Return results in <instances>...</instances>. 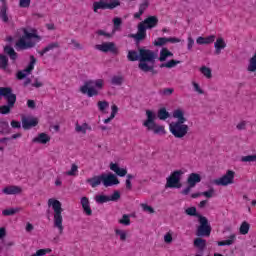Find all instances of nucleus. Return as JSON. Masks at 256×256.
Segmentation results:
<instances>
[{
    "instance_id": "f257e3e1",
    "label": "nucleus",
    "mask_w": 256,
    "mask_h": 256,
    "mask_svg": "<svg viewBox=\"0 0 256 256\" xmlns=\"http://www.w3.org/2000/svg\"><path fill=\"white\" fill-rule=\"evenodd\" d=\"M172 115L178 120L169 124V131L176 139H183L189 133V126L185 124L187 122L185 112L182 109H176Z\"/></svg>"
},
{
    "instance_id": "f03ea898",
    "label": "nucleus",
    "mask_w": 256,
    "mask_h": 256,
    "mask_svg": "<svg viewBox=\"0 0 256 256\" xmlns=\"http://www.w3.org/2000/svg\"><path fill=\"white\" fill-rule=\"evenodd\" d=\"M140 62L138 64V69L143 71V73H152V75H157V70H155V60L157 59V53L153 50L140 48Z\"/></svg>"
},
{
    "instance_id": "7ed1b4c3",
    "label": "nucleus",
    "mask_w": 256,
    "mask_h": 256,
    "mask_svg": "<svg viewBox=\"0 0 256 256\" xmlns=\"http://www.w3.org/2000/svg\"><path fill=\"white\" fill-rule=\"evenodd\" d=\"M157 25H159V18H157V16H148L138 24L137 33L131 34L132 39L143 41L147 38V29H154Z\"/></svg>"
},
{
    "instance_id": "20e7f679",
    "label": "nucleus",
    "mask_w": 256,
    "mask_h": 256,
    "mask_svg": "<svg viewBox=\"0 0 256 256\" xmlns=\"http://www.w3.org/2000/svg\"><path fill=\"white\" fill-rule=\"evenodd\" d=\"M48 207H52L54 211L53 226L58 229L60 235H63V204L55 198H50L48 200Z\"/></svg>"
},
{
    "instance_id": "39448f33",
    "label": "nucleus",
    "mask_w": 256,
    "mask_h": 256,
    "mask_svg": "<svg viewBox=\"0 0 256 256\" xmlns=\"http://www.w3.org/2000/svg\"><path fill=\"white\" fill-rule=\"evenodd\" d=\"M23 33L24 35L16 42V47L21 51L33 49V47L37 45V43L29 39H37V41L41 40V36L37 35V30H32L31 32H29L27 31V29H24Z\"/></svg>"
},
{
    "instance_id": "423d86ee",
    "label": "nucleus",
    "mask_w": 256,
    "mask_h": 256,
    "mask_svg": "<svg viewBox=\"0 0 256 256\" xmlns=\"http://www.w3.org/2000/svg\"><path fill=\"white\" fill-rule=\"evenodd\" d=\"M147 119L143 122V126L148 129V131H153L154 135H165V126L157 125L155 119L157 116L151 110H146Z\"/></svg>"
},
{
    "instance_id": "0eeeda50",
    "label": "nucleus",
    "mask_w": 256,
    "mask_h": 256,
    "mask_svg": "<svg viewBox=\"0 0 256 256\" xmlns=\"http://www.w3.org/2000/svg\"><path fill=\"white\" fill-rule=\"evenodd\" d=\"M183 170L173 171L168 178H166V189H181V177H183Z\"/></svg>"
},
{
    "instance_id": "6e6552de",
    "label": "nucleus",
    "mask_w": 256,
    "mask_h": 256,
    "mask_svg": "<svg viewBox=\"0 0 256 256\" xmlns=\"http://www.w3.org/2000/svg\"><path fill=\"white\" fill-rule=\"evenodd\" d=\"M200 225L197 228V237H210L211 236V224L205 216H198Z\"/></svg>"
},
{
    "instance_id": "1a4fd4ad",
    "label": "nucleus",
    "mask_w": 256,
    "mask_h": 256,
    "mask_svg": "<svg viewBox=\"0 0 256 256\" xmlns=\"http://www.w3.org/2000/svg\"><path fill=\"white\" fill-rule=\"evenodd\" d=\"M4 99H6L7 105L0 106V115H9L11 109L15 107V103H17V95L12 91Z\"/></svg>"
},
{
    "instance_id": "9d476101",
    "label": "nucleus",
    "mask_w": 256,
    "mask_h": 256,
    "mask_svg": "<svg viewBox=\"0 0 256 256\" xmlns=\"http://www.w3.org/2000/svg\"><path fill=\"white\" fill-rule=\"evenodd\" d=\"M121 5V1L119 0H110L109 3L105 1H98L93 3V11L97 13L99 9L105 11L106 9L113 10Z\"/></svg>"
},
{
    "instance_id": "9b49d317",
    "label": "nucleus",
    "mask_w": 256,
    "mask_h": 256,
    "mask_svg": "<svg viewBox=\"0 0 256 256\" xmlns=\"http://www.w3.org/2000/svg\"><path fill=\"white\" fill-rule=\"evenodd\" d=\"M234 182H235V171L227 170L226 174L214 180V185L227 187V185H233Z\"/></svg>"
},
{
    "instance_id": "f8f14e48",
    "label": "nucleus",
    "mask_w": 256,
    "mask_h": 256,
    "mask_svg": "<svg viewBox=\"0 0 256 256\" xmlns=\"http://www.w3.org/2000/svg\"><path fill=\"white\" fill-rule=\"evenodd\" d=\"M35 63H37V58L31 55L28 66L24 70H20L16 73V79H18V81H22V79H25V77H27V75H29V73H31L33 69H35Z\"/></svg>"
},
{
    "instance_id": "ddd939ff",
    "label": "nucleus",
    "mask_w": 256,
    "mask_h": 256,
    "mask_svg": "<svg viewBox=\"0 0 256 256\" xmlns=\"http://www.w3.org/2000/svg\"><path fill=\"white\" fill-rule=\"evenodd\" d=\"M95 49L102 51V53H112L113 55H119V49L115 45V42H104L97 44Z\"/></svg>"
},
{
    "instance_id": "4468645a",
    "label": "nucleus",
    "mask_w": 256,
    "mask_h": 256,
    "mask_svg": "<svg viewBox=\"0 0 256 256\" xmlns=\"http://www.w3.org/2000/svg\"><path fill=\"white\" fill-rule=\"evenodd\" d=\"M91 85H93V80L86 81L84 85L80 87V92L88 97H97L99 90L95 87H91Z\"/></svg>"
},
{
    "instance_id": "2eb2a0df",
    "label": "nucleus",
    "mask_w": 256,
    "mask_h": 256,
    "mask_svg": "<svg viewBox=\"0 0 256 256\" xmlns=\"http://www.w3.org/2000/svg\"><path fill=\"white\" fill-rule=\"evenodd\" d=\"M119 183V178L115 174H102V185L105 187H113V185H119Z\"/></svg>"
},
{
    "instance_id": "dca6fc26",
    "label": "nucleus",
    "mask_w": 256,
    "mask_h": 256,
    "mask_svg": "<svg viewBox=\"0 0 256 256\" xmlns=\"http://www.w3.org/2000/svg\"><path fill=\"white\" fill-rule=\"evenodd\" d=\"M167 43H181V39L176 37H159L153 42V45L154 47H163V45H167Z\"/></svg>"
},
{
    "instance_id": "f3484780",
    "label": "nucleus",
    "mask_w": 256,
    "mask_h": 256,
    "mask_svg": "<svg viewBox=\"0 0 256 256\" xmlns=\"http://www.w3.org/2000/svg\"><path fill=\"white\" fill-rule=\"evenodd\" d=\"M80 203L82 205L83 213L87 215V217H91V215H93V210L91 209V202H89V198L86 196L82 197Z\"/></svg>"
},
{
    "instance_id": "a211bd4d",
    "label": "nucleus",
    "mask_w": 256,
    "mask_h": 256,
    "mask_svg": "<svg viewBox=\"0 0 256 256\" xmlns=\"http://www.w3.org/2000/svg\"><path fill=\"white\" fill-rule=\"evenodd\" d=\"M4 195H21L23 193V188L20 186L10 185L2 189Z\"/></svg>"
},
{
    "instance_id": "6ab92c4d",
    "label": "nucleus",
    "mask_w": 256,
    "mask_h": 256,
    "mask_svg": "<svg viewBox=\"0 0 256 256\" xmlns=\"http://www.w3.org/2000/svg\"><path fill=\"white\" fill-rule=\"evenodd\" d=\"M9 67V58L5 54H0V69L7 73V75H11L12 71Z\"/></svg>"
},
{
    "instance_id": "aec40b11",
    "label": "nucleus",
    "mask_w": 256,
    "mask_h": 256,
    "mask_svg": "<svg viewBox=\"0 0 256 256\" xmlns=\"http://www.w3.org/2000/svg\"><path fill=\"white\" fill-rule=\"evenodd\" d=\"M9 7L7 6V3H4V5H1L0 7V19L2 23H9L11 21V16L9 15Z\"/></svg>"
},
{
    "instance_id": "412c9836",
    "label": "nucleus",
    "mask_w": 256,
    "mask_h": 256,
    "mask_svg": "<svg viewBox=\"0 0 256 256\" xmlns=\"http://www.w3.org/2000/svg\"><path fill=\"white\" fill-rule=\"evenodd\" d=\"M39 125V120L37 118H23L22 127L25 131L31 129L32 127H37Z\"/></svg>"
},
{
    "instance_id": "4be33fe9",
    "label": "nucleus",
    "mask_w": 256,
    "mask_h": 256,
    "mask_svg": "<svg viewBox=\"0 0 256 256\" xmlns=\"http://www.w3.org/2000/svg\"><path fill=\"white\" fill-rule=\"evenodd\" d=\"M59 47H61V45L59 44V42H52L49 43L46 47H44L42 50L38 51V55H40V57H43L46 53H49V51H53L54 49H59Z\"/></svg>"
},
{
    "instance_id": "5701e85b",
    "label": "nucleus",
    "mask_w": 256,
    "mask_h": 256,
    "mask_svg": "<svg viewBox=\"0 0 256 256\" xmlns=\"http://www.w3.org/2000/svg\"><path fill=\"white\" fill-rule=\"evenodd\" d=\"M227 47V43H225V39L217 38L214 43L215 55H221V51Z\"/></svg>"
},
{
    "instance_id": "b1692460",
    "label": "nucleus",
    "mask_w": 256,
    "mask_h": 256,
    "mask_svg": "<svg viewBox=\"0 0 256 256\" xmlns=\"http://www.w3.org/2000/svg\"><path fill=\"white\" fill-rule=\"evenodd\" d=\"M86 183L90 184L92 189H95V187H99V185H101V183H103V174L94 176L92 178H88L86 180Z\"/></svg>"
},
{
    "instance_id": "393cba45",
    "label": "nucleus",
    "mask_w": 256,
    "mask_h": 256,
    "mask_svg": "<svg viewBox=\"0 0 256 256\" xmlns=\"http://www.w3.org/2000/svg\"><path fill=\"white\" fill-rule=\"evenodd\" d=\"M110 169H111V171L116 173V175H118V177H125V176H127V169L120 168L119 164H117V163H110Z\"/></svg>"
},
{
    "instance_id": "a878e982",
    "label": "nucleus",
    "mask_w": 256,
    "mask_h": 256,
    "mask_svg": "<svg viewBox=\"0 0 256 256\" xmlns=\"http://www.w3.org/2000/svg\"><path fill=\"white\" fill-rule=\"evenodd\" d=\"M197 45H211V43H215V35H210L208 37L199 36L196 39Z\"/></svg>"
},
{
    "instance_id": "bb28decb",
    "label": "nucleus",
    "mask_w": 256,
    "mask_h": 256,
    "mask_svg": "<svg viewBox=\"0 0 256 256\" xmlns=\"http://www.w3.org/2000/svg\"><path fill=\"white\" fill-rule=\"evenodd\" d=\"M51 141V136L46 133H40L37 137L33 138V143H41L42 145H47Z\"/></svg>"
},
{
    "instance_id": "cd10ccee",
    "label": "nucleus",
    "mask_w": 256,
    "mask_h": 256,
    "mask_svg": "<svg viewBox=\"0 0 256 256\" xmlns=\"http://www.w3.org/2000/svg\"><path fill=\"white\" fill-rule=\"evenodd\" d=\"M4 53L6 55H8V57H10V60L15 63L17 61V58L19 57V55L17 54V52H15V49H13V47L6 45L4 47Z\"/></svg>"
},
{
    "instance_id": "c85d7f7f",
    "label": "nucleus",
    "mask_w": 256,
    "mask_h": 256,
    "mask_svg": "<svg viewBox=\"0 0 256 256\" xmlns=\"http://www.w3.org/2000/svg\"><path fill=\"white\" fill-rule=\"evenodd\" d=\"M187 183H188V185H190V187H195V185H197V183H201V175H199L197 173H191L188 176Z\"/></svg>"
},
{
    "instance_id": "c756f323",
    "label": "nucleus",
    "mask_w": 256,
    "mask_h": 256,
    "mask_svg": "<svg viewBox=\"0 0 256 256\" xmlns=\"http://www.w3.org/2000/svg\"><path fill=\"white\" fill-rule=\"evenodd\" d=\"M10 133L11 128L9 127V122L0 119V135H9Z\"/></svg>"
},
{
    "instance_id": "7c9ffc66",
    "label": "nucleus",
    "mask_w": 256,
    "mask_h": 256,
    "mask_svg": "<svg viewBox=\"0 0 256 256\" xmlns=\"http://www.w3.org/2000/svg\"><path fill=\"white\" fill-rule=\"evenodd\" d=\"M76 133H82L83 135H87V131H91V126L87 123H83L82 125H79V123H76L75 126Z\"/></svg>"
},
{
    "instance_id": "2f4dec72",
    "label": "nucleus",
    "mask_w": 256,
    "mask_h": 256,
    "mask_svg": "<svg viewBox=\"0 0 256 256\" xmlns=\"http://www.w3.org/2000/svg\"><path fill=\"white\" fill-rule=\"evenodd\" d=\"M168 57H173V52L169 51L167 48H162L160 50V56H159V61L161 63L167 61Z\"/></svg>"
},
{
    "instance_id": "473e14b6",
    "label": "nucleus",
    "mask_w": 256,
    "mask_h": 256,
    "mask_svg": "<svg viewBox=\"0 0 256 256\" xmlns=\"http://www.w3.org/2000/svg\"><path fill=\"white\" fill-rule=\"evenodd\" d=\"M194 247L199 249V251H205V247H207V240L203 238H196L194 240Z\"/></svg>"
},
{
    "instance_id": "72a5a7b5",
    "label": "nucleus",
    "mask_w": 256,
    "mask_h": 256,
    "mask_svg": "<svg viewBox=\"0 0 256 256\" xmlns=\"http://www.w3.org/2000/svg\"><path fill=\"white\" fill-rule=\"evenodd\" d=\"M181 61L172 59L168 62L160 64V69L166 68V69H173L174 67H177V65H180Z\"/></svg>"
},
{
    "instance_id": "f704fd0d",
    "label": "nucleus",
    "mask_w": 256,
    "mask_h": 256,
    "mask_svg": "<svg viewBox=\"0 0 256 256\" xmlns=\"http://www.w3.org/2000/svg\"><path fill=\"white\" fill-rule=\"evenodd\" d=\"M235 239H237V236L235 234H231L228 240L218 241L217 245L218 247H225V245H233V243H235Z\"/></svg>"
},
{
    "instance_id": "c9c22d12",
    "label": "nucleus",
    "mask_w": 256,
    "mask_h": 256,
    "mask_svg": "<svg viewBox=\"0 0 256 256\" xmlns=\"http://www.w3.org/2000/svg\"><path fill=\"white\" fill-rule=\"evenodd\" d=\"M128 61H140V53L135 50H129L127 54Z\"/></svg>"
},
{
    "instance_id": "e433bc0d",
    "label": "nucleus",
    "mask_w": 256,
    "mask_h": 256,
    "mask_svg": "<svg viewBox=\"0 0 256 256\" xmlns=\"http://www.w3.org/2000/svg\"><path fill=\"white\" fill-rule=\"evenodd\" d=\"M251 229V225L247 221H243L239 228L240 235H247L249 230Z\"/></svg>"
},
{
    "instance_id": "4c0bfd02",
    "label": "nucleus",
    "mask_w": 256,
    "mask_h": 256,
    "mask_svg": "<svg viewBox=\"0 0 256 256\" xmlns=\"http://www.w3.org/2000/svg\"><path fill=\"white\" fill-rule=\"evenodd\" d=\"M123 81H125V78L122 75H115L111 78V85L121 87V85H123Z\"/></svg>"
},
{
    "instance_id": "58836bf2",
    "label": "nucleus",
    "mask_w": 256,
    "mask_h": 256,
    "mask_svg": "<svg viewBox=\"0 0 256 256\" xmlns=\"http://www.w3.org/2000/svg\"><path fill=\"white\" fill-rule=\"evenodd\" d=\"M157 117H158V119H160V121H166V119H169L170 114L166 108H160L158 110Z\"/></svg>"
},
{
    "instance_id": "ea45409f",
    "label": "nucleus",
    "mask_w": 256,
    "mask_h": 256,
    "mask_svg": "<svg viewBox=\"0 0 256 256\" xmlns=\"http://www.w3.org/2000/svg\"><path fill=\"white\" fill-rule=\"evenodd\" d=\"M200 73H202V75H204V77H206V79H211V77H213L211 68H209L207 66L200 67Z\"/></svg>"
},
{
    "instance_id": "a19ab883",
    "label": "nucleus",
    "mask_w": 256,
    "mask_h": 256,
    "mask_svg": "<svg viewBox=\"0 0 256 256\" xmlns=\"http://www.w3.org/2000/svg\"><path fill=\"white\" fill-rule=\"evenodd\" d=\"M12 91L13 88L11 87H0V101L2 97H4V99L8 97V95H10Z\"/></svg>"
},
{
    "instance_id": "79ce46f5",
    "label": "nucleus",
    "mask_w": 256,
    "mask_h": 256,
    "mask_svg": "<svg viewBox=\"0 0 256 256\" xmlns=\"http://www.w3.org/2000/svg\"><path fill=\"white\" fill-rule=\"evenodd\" d=\"M133 179H135V175L133 174L126 175L125 185H126L127 191H131V189H133V184H131V181H133Z\"/></svg>"
},
{
    "instance_id": "37998d69",
    "label": "nucleus",
    "mask_w": 256,
    "mask_h": 256,
    "mask_svg": "<svg viewBox=\"0 0 256 256\" xmlns=\"http://www.w3.org/2000/svg\"><path fill=\"white\" fill-rule=\"evenodd\" d=\"M77 173H79V166L72 164L71 169L66 172V175H68V177H77Z\"/></svg>"
},
{
    "instance_id": "c03bdc74",
    "label": "nucleus",
    "mask_w": 256,
    "mask_h": 256,
    "mask_svg": "<svg viewBox=\"0 0 256 256\" xmlns=\"http://www.w3.org/2000/svg\"><path fill=\"white\" fill-rule=\"evenodd\" d=\"M242 163H256V154L241 157Z\"/></svg>"
},
{
    "instance_id": "a18cd8bd",
    "label": "nucleus",
    "mask_w": 256,
    "mask_h": 256,
    "mask_svg": "<svg viewBox=\"0 0 256 256\" xmlns=\"http://www.w3.org/2000/svg\"><path fill=\"white\" fill-rule=\"evenodd\" d=\"M15 213H19V208H9L2 211L4 217H10L11 215H15Z\"/></svg>"
},
{
    "instance_id": "49530a36",
    "label": "nucleus",
    "mask_w": 256,
    "mask_h": 256,
    "mask_svg": "<svg viewBox=\"0 0 256 256\" xmlns=\"http://www.w3.org/2000/svg\"><path fill=\"white\" fill-rule=\"evenodd\" d=\"M118 223H120V225H125L126 227H129V225H131V218L129 217V215L124 214L122 218L118 221Z\"/></svg>"
},
{
    "instance_id": "de8ad7c7",
    "label": "nucleus",
    "mask_w": 256,
    "mask_h": 256,
    "mask_svg": "<svg viewBox=\"0 0 256 256\" xmlns=\"http://www.w3.org/2000/svg\"><path fill=\"white\" fill-rule=\"evenodd\" d=\"M95 201L96 203L103 204V203H109L110 199H109V196L107 195H97L95 197Z\"/></svg>"
},
{
    "instance_id": "09e8293b",
    "label": "nucleus",
    "mask_w": 256,
    "mask_h": 256,
    "mask_svg": "<svg viewBox=\"0 0 256 256\" xmlns=\"http://www.w3.org/2000/svg\"><path fill=\"white\" fill-rule=\"evenodd\" d=\"M186 215H189L190 217H199L200 214H197V208L195 207H189L185 210Z\"/></svg>"
},
{
    "instance_id": "8fccbe9b",
    "label": "nucleus",
    "mask_w": 256,
    "mask_h": 256,
    "mask_svg": "<svg viewBox=\"0 0 256 256\" xmlns=\"http://www.w3.org/2000/svg\"><path fill=\"white\" fill-rule=\"evenodd\" d=\"M116 235H119L120 241H127V232L121 229L115 230Z\"/></svg>"
},
{
    "instance_id": "3c124183",
    "label": "nucleus",
    "mask_w": 256,
    "mask_h": 256,
    "mask_svg": "<svg viewBox=\"0 0 256 256\" xmlns=\"http://www.w3.org/2000/svg\"><path fill=\"white\" fill-rule=\"evenodd\" d=\"M97 107L99 109V111H105V109H107L109 107V102L107 101H98L97 103Z\"/></svg>"
},
{
    "instance_id": "603ef678",
    "label": "nucleus",
    "mask_w": 256,
    "mask_h": 256,
    "mask_svg": "<svg viewBox=\"0 0 256 256\" xmlns=\"http://www.w3.org/2000/svg\"><path fill=\"white\" fill-rule=\"evenodd\" d=\"M174 92H175V89H173V88H164V89L160 90V95L169 97L170 95H173Z\"/></svg>"
},
{
    "instance_id": "864d4df0",
    "label": "nucleus",
    "mask_w": 256,
    "mask_h": 256,
    "mask_svg": "<svg viewBox=\"0 0 256 256\" xmlns=\"http://www.w3.org/2000/svg\"><path fill=\"white\" fill-rule=\"evenodd\" d=\"M19 7L28 9V7H31V0H19Z\"/></svg>"
},
{
    "instance_id": "5fc2aeb1",
    "label": "nucleus",
    "mask_w": 256,
    "mask_h": 256,
    "mask_svg": "<svg viewBox=\"0 0 256 256\" xmlns=\"http://www.w3.org/2000/svg\"><path fill=\"white\" fill-rule=\"evenodd\" d=\"M93 85H95L97 89H103V86L105 85V81L103 79L93 80Z\"/></svg>"
},
{
    "instance_id": "6e6d98bb",
    "label": "nucleus",
    "mask_w": 256,
    "mask_h": 256,
    "mask_svg": "<svg viewBox=\"0 0 256 256\" xmlns=\"http://www.w3.org/2000/svg\"><path fill=\"white\" fill-rule=\"evenodd\" d=\"M146 7H148L147 3H144V4L140 5L139 12L134 14L135 19H139V17H141V15H143V11H144V9H146Z\"/></svg>"
},
{
    "instance_id": "4d7b16f0",
    "label": "nucleus",
    "mask_w": 256,
    "mask_h": 256,
    "mask_svg": "<svg viewBox=\"0 0 256 256\" xmlns=\"http://www.w3.org/2000/svg\"><path fill=\"white\" fill-rule=\"evenodd\" d=\"M214 194H215V189L213 188H210L208 191L202 192V195L207 199H211V197H213Z\"/></svg>"
},
{
    "instance_id": "13d9d810",
    "label": "nucleus",
    "mask_w": 256,
    "mask_h": 256,
    "mask_svg": "<svg viewBox=\"0 0 256 256\" xmlns=\"http://www.w3.org/2000/svg\"><path fill=\"white\" fill-rule=\"evenodd\" d=\"M113 23H114V30L118 31L119 27H121V23H123V21L121 20V18L116 17L113 19Z\"/></svg>"
},
{
    "instance_id": "bf43d9fd",
    "label": "nucleus",
    "mask_w": 256,
    "mask_h": 256,
    "mask_svg": "<svg viewBox=\"0 0 256 256\" xmlns=\"http://www.w3.org/2000/svg\"><path fill=\"white\" fill-rule=\"evenodd\" d=\"M110 201H119L121 199V193L119 191H114V193L109 196Z\"/></svg>"
},
{
    "instance_id": "052dcab7",
    "label": "nucleus",
    "mask_w": 256,
    "mask_h": 256,
    "mask_svg": "<svg viewBox=\"0 0 256 256\" xmlns=\"http://www.w3.org/2000/svg\"><path fill=\"white\" fill-rule=\"evenodd\" d=\"M193 45H195V40L193 39V37L189 36L187 38V49H188V51H191L193 49Z\"/></svg>"
},
{
    "instance_id": "680f3d73",
    "label": "nucleus",
    "mask_w": 256,
    "mask_h": 256,
    "mask_svg": "<svg viewBox=\"0 0 256 256\" xmlns=\"http://www.w3.org/2000/svg\"><path fill=\"white\" fill-rule=\"evenodd\" d=\"M117 113H119V107L117 105L113 104L111 106V114H110L111 118L115 119Z\"/></svg>"
},
{
    "instance_id": "e2e57ef3",
    "label": "nucleus",
    "mask_w": 256,
    "mask_h": 256,
    "mask_svg": "<svg viewBox=\"0 0 256 256\" xmlns=\"http://www.w3.org/2000/svg\"><path fill=\"white\" fill-rule=\"evenodd\" d=\"M141 207L143 211H146L147 213H155V209L153 207L147 205V204H141Z\"/></svg>"
},
{
    "instance_id": "0e129e2a",
    "label": "nucleus",
    "mask_w": 256,
    "mask_h": 256,
    "mask_svg": "<svg viewBox=\"0 0 256 256\" xmlns=\"http://www.w3.org/2000/svg\"><path fill=\"white\" fill-rule=\"evenodd\" d=\"M192 85H193V88H194V91H196V93H199V95H203V89H201V86H199L198 83L196 82H192Z\"/></svg>"
},
{
    "instance_id": "69168bd1",
    "label": "nucleus",
    "mask_w": 256,
    "mask_h": 256,
    "mask_svg": "<svg viewBox=\"0 0 256 256\" xmlns=\"http://www.w3.org/2000/svg\"><path fill=\"white\" fill-rule=\"evenodd\" d=\"M164 241H165V243H172L173 242V234H171V232H167L164 235Z\"/></svg>"
},
{
    "instance_id": "338daca9",
    "label": "nucleus",
    "mask_w": 256,
    "mask_h": 256,
    "mask_svg": "<svg viewBox=\"0 0 256 256\" xmlns=\"http://www.w3.org/2000/svg\"><path fill=\"white\" fill-rule=\"evenodd\" d=\"M27 107L28 109H35L37 107V104L35 103V100H27Z\"/></svg>"
},
{
    "instance_id": "774afa93",
    "label": "nucleus",
    "mask_w": 256,
    "mask_h": 256,
    "mask_svg": "<svg viewBox=\"0 0 256 256\" xmlns=\"http://www.w3.org/2000/svg\"><path fill=\"white\" fill-rule=\"evenodd\" d=\"M71 44L74 45V49H83V46L75 39L71 40Z\"/></svg>"
}]
</instances>
